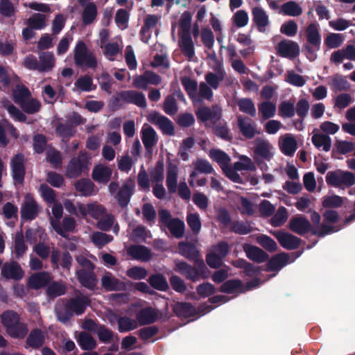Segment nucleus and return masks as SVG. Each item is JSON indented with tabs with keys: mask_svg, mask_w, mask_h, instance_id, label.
Here are the masks:
<instances>
[{
	"mask_svg": "<svg viewBox=\"0 0 355 355\" xmlns=\"http://www.w3.org/2000/svg\"><path fill=\"white\" fill-rule=\"evenodd\" d=\"M282 11L288 16L297 17L302 13V8L295 1H288L282 6Z\"/></svg>",
	"mask_w": 355,
	"mask_h": 355,
	"instance_id": "680f3d73",
	"label": "nucleus"
},
{
	"mask_svg": "<svg viewBox=\"0 0 355 355\" xmlns=\"http://www.w3.org/2000/svg\"><path fill=\"white\" fill-rule=\"evenodd\" d=\"M141 133V139L146 150L150 155H152L153 151V147L155 141V132L152 127L148 124H144Z\"/></svg>",
	"mask_w": 355,
	"mask_h": 355,
	"instance_id": "393cba45",
	"label": "nucleus"
},
{
	"mask_svg": "<svg viewBox=\"0 0 355 355\" xmlns=\"http://www.w3.org/2000/svg\"><path fill=\"white\" fill-rule=\"evenodd\" d=\"M17 80V77L10 69L0 65V89L1 90H6L11 83Z\"/></svg>",
	"mask_w": 355,
	"mask_h": 355,
	"instance_id": "72a5a7b5",
	"label": "nucleus"
},
{
	"mask_svg": "<svg viewBox=\"0 0 355 355\" xmlns=\"http://www.w3.org/2000/svg\"><path fill=\"white\" fill-rule=\"evenodd\" d=\"M95 89L96 85L89 75L80 76L74 83V92H91Z\"/></svg>",
	"mask_w": 355,
	"mask_h": 355,
	"instance_id": "f704fd0d",
	"label": "nucleus"
},
{
	"mask_svg": "<svg viewBox=\"0 0 355 355\" xmlns=\"http://www.w3.org/2000/svg\"><path fill=\"white\" fill-rule=\"evenodd\" d=\"M11 168L13 179L21 183L24 178L25 168H24V156L22 154H17L11 159Z\"/></svg>",
	"mask_w": 355,
	"mask_h": 355,
	"instance_id": "f8f14e48",
	"label": "nucleus"
},
{
	"mask_svg": "<svg viewBox=\"0 0 355 355\" xmlns=\"http://www.w3.org/2000/svg\"><path fill=\"white\" fill-rule=\"evenodd\" d=\"M46 16L42 14H34L27 20V25L36 30H40L46 25Z\"/></svg>",
	"mask_w": 355,
	"mask_h": 355,
	"instance_id": "0e129e2a",
	"label": "nucleus"
},
{
	"mask_svg": "<svg viewBox=\"0 0 355 355\" xmlns=\"http://www.w3.org/2000/svg\"><path fill=\"white\" fill-rule=\"evenodd\" d=\"M224 78L225 72L223 70L218 71V74L208 72L205 76L207 84L214 89H217L219 87L220 83Z\"/></svg>",
	"mask_w": 355,
	"mask_h": 355,
	"instance_id": "6e6d98bb",
	"label": "nucleus"
},
{
	"mask_svg": "<svg viewBox=\"0 0 355 355\" xmlns=\"http://www.w3.org/2000/svg\"><path fill=\"white\" fill-rule=\"evenodd\" d=\"M155 83V76L153 72L146 71L143 75L136 76L133 78V86L146 89L148 85Z\"/></svg>",
	"mask_w": 355,
	"mask_h": 355,
	"instance_id": "2f4dec72",
	"label": "nucleus"
},
{
	"mask_svg": "<svg viewBox=\"0 0 355 355\" xmlns=\"http://www.w3.org/2000/svg\"><path fill=\"white\" fill-rule=\"evenodd\" d=\"M128 254L133 259L141 261H148L151 257L150 251L143 245H132L128 249Z\"/></svg>",
	"mask_w": 355,
	"mask_h": 355,
	"instance_id": "7c9ffc66",
	"label": "nucleus"
},
{
	"mask_svg": "<svg viewBox=\"0 0 355 355\" xmlns=\"http://www.w3.org/2000/svg\"><path fill=\"white\" fill-rule=\"evenodd\" d=\"M55 64V59L51 52H42L39 55V71H51Z\"/></svg>",
	"mask_w": 355,
	"mask_h": 355,
	"instance_id": "c85d7f7f",
	"label": "nucleus"
},
{
	"mask_svg": "<svg viewBox=\"0 0 355 355\" xmlns=\"http://www.w3.org/2000/svg\"><path fill=\"white\" fill-rule=\"evenodd\" d=\"M175 271L180 273L187 279L193 282L198 281V278L197 277V266L193 267L183 261H175Z\"/></svg>",
	"mask_w": 355,
	"mask_h": 355,
	"instance_id": "f3484780",
	"label": "nucleus"
},
{
	"mask_svg": "<svg viewBox=\"0 0 355 355\" xmlns=\"http://www.w3.org/2000/svg\"><path fill=\"white\" fill-rule=\"evenodd\" d=\"M253 21L256 24L259 31L263 32L268 26V17L263 8L255 7L252 9Z\"/></svg>",
	"mask_w": 355,
	"mask_h": 355,
	"instance_id": "c9c22d12",
	"label": "nucleus"
},
{
	"mask_svg": "<svg viewBox=\"0 0 355 355\" xmlns=\"http://www.w3.org/2000/svg\"><path fill=\"white\" fill-rule=\"evenodd\" d=\"M257 243L266 249L267 251L272 252H275L277 249V245L276 242L271 239L270 236L261 234L257 238Z\"/></svg>",
	"mask_w": 355,
	"mask_h": 355,
	"instance_id": "69168bd1",
	"label": "nucleus"
},
{
	"mask_svg": "<svg viewBox=\"0 0 355 355\" xmlns=\"http://www.w3.org/2000/svg\"><path fill=\"white\" fill-rule=\"evenodd\" d=\"M51 280V277L46 272L35 273L29 277L28 285L31 288L38 289L45 286Z\"/></svg>",
	"mask_w": 355,
	"mask_h": 355,
	"instance_id": "a878e982",
	"label": "nucleus"
},
{
	"mask_svg": "<svg viewBox=\"0 0 355 355\" xmlns=\"http://www.w3.org/2000/svg\"><path fill=\"white\" fill-rule=\"evenodd\" d=\"M318 26L315 23H311L306 28V37L308 43L320 49L321 44V35L319 33Z\"/></svg>",
	"mask_w": 355,
	"mask_h": 355,
	"instance_id": "cd10ccee",
	"label": "nucleus"
},
{
	"mask_svg": "<svg viewBox=\"0 0 355 355\" xmlns=\"http://www.w3.org/2000/svg\"><path fill=\"white\" fill-rule=\"evenodd\" d=\"M89 161L85 153H80L78 157L72 158L67 166L66 175L75 178L88 171Z\"/></svg>",
	"mask_w": 355,
	"mask_h": 355,
	"instance_id": "20e7f679",
	"label": "nucleus"
},
{
	"mask_svg": "<svg viewBox=\"0 0 355 355\" xmlns=\"http://www.w3.org/2000/svg\"><path fill=\"white\" fill-rule=\"evenodd\" d=\"M12 96L15 102L20 105L30 97L31 93L25 86L17 85L12 90Z\"/></svg>",
	"mask_w": 355,
	"mask_h": 355,
	"instance_id": "3c124183",
	"label": "nucleus"
},
{
	"mask_svg": "<svg viewBox=\"0 0 355 355\" xmlns=\"http://www.w3.org/2000/svg\"><path fill=\"white\" fill-rule=\"evenodd\" d=\"M82 6V22L85 26H88L94 22L98 15L96 4L89 0H78Z\"/></svg>",
	"mask_w": 355,
	"mask_h": 355,
	"instance_id": "9d476101",
	"label": "nucleus"
},
{
	"mask_svg": "<svg viewBox=\"0 0 355 355\" xmlns=\"http://www.w3.org/2000/svg\"><path fill=\"white\" fill-rule=\"evenodd\" d=\"M272 146L266 139L257 137L254 140V147L253 149L254 160L258 166L262 169L261 165H264V161H270L272 157L273 153L271 152Z\"/></svg>",
	"mask_w": 355,
	"mask_h": 355,
	"instance_id": "7ed1b4c3",
	"label": "nucleus"
},
{
	"mask_svg": "<svg viewBox=\"0 0 355 355\" xmlns=\"http://www.w3.org/2000/svg\"><path fill=\"white\" fill-rule=\"evenodd\" d=\"M173 311L179 318H188L196 314L195 307L189 302H178L173 307Z\"/></svg>",
	"mask_w": 355,
	"mask_h": 355,
	"instance_id": "473e14b6",
	"label": "nucleus"
},
{
	"mask_svg": "<svg viewBox=\"0 0 355 355\" xmlns=\"http://www.w3.org/2000/svg\"><path fill=\"white\" fill-rule=\"evenodd\" d=\"M103 286L107 291L121 290L124 285L111 273H106L101 279Z\"/></svg>",
	"mask_w": 355,
	"mask_h": 355,
	"instance_id": "ea45409f",
	"label": "nucleus"
},
{
	"mask_svg": "<svg viewBox=\"0 0 355 355\" xmlns=\"http://www.w3.org/2000/svg\"><path fill=\"white\" fill-rule=\"evenodd\" d=\"M1 322L6 328L7 332L8 329L12 328V326L15 324L19 320V315L13 311H6L1 315Z\"/></svg>",
	"mask_w": 355,
	"mask_h": 355,
	"instance_id": "de8ad7c7",
	"label": "nucleus"
},
{
	"mask_svg": "<svg viewBox=\"0 0 355 355\" xmlns=\"http://www.w3.org/2000/svg\"><path fill=\"white\" fill-rule=\"evenodd\" d=\"M237 123L240 132L247 139H252L256 134L259 133L256 130V125L248 117L238 116Z\"/></svg>",
	"mask_w": 355,
	"mask_h": 355,
	"instance_id": "ddd939ff",
	"label": "nucleus"
},
{
	"mask_svg": "<svg viewBox=\"0 0 355 355\" xmlns=\"http://www.w3.org/2000/svg\"><path fill=\"white\" fill-rule=\"evenodd\" d=\"M120 98L123 101L135 104L139 107H144L146 106V98L143 94L133 90L123 91L119 94Z\"/></svg>",
	"mask_w": 355,
	"mask_h": 355,
	"instance_id": "412c9836",
	"label": "nucleus"
},
{
	"mask_svg": "<svg viewBox=\"0 0 355 355\" xmlns=\"http://www.w3.org/2000/svg\"><path fill=\"white\" fill-rule=\"evenodd\" d=\"M89 299L84 295H79L76 298L70 300L68 303V309L79 315L84 312L87 306L89 304Z\"/></svg>",
	"mask_w": 355,
	"mask_h": 355,
	"instance_id": "c756f323",
	"label": "nucleus"
},
{
	"mask_svg": "<svg viewBox=\"0 0 355 355\" xmlns=\"http://www.w3.org/2000/svg\"><path fill=\"white\" fill-rule=\"evenodd\" d=\"M187 222L193 234H198L202 227L200 216L197 213L187 214Z\"/></svg>",
	"mask_w": 355,
	"mask_h": 355,
	"instance_id": "338daca9",
	"label": "nucleus"
},
{
	"mask_svg": "<svg viewBox=\"0 0 355 355\" xmlns=\"http://www.w3.org/2000/svg\"><path fill=\"white\" fill-rule=\"evenodd\" d=\"M237 105L241 112L248 114L252 117H254L256 116V107L254 102L251 98H240L237 101Z\"/></svg>",
	"mask_w": 355,
	"mask_h": 355,
	"instance_id": "a18cd8bd",
	"label": "nucleus"
},
{
	"mask_svg": "<svg viewBox=\"0 0 355 355\" xmlns=\"http://www.w3.org/2000/svg\"><path fill=\"white\" fill-rule=\"evenodd\" d=\"M289 261L288 254L281 252L272 256L266 264V271H277L285 266Z\"/></svg>",
	"mask_w": 355,
	"mask_h": 355,
	"instance_id": "6ab92c4d",
	"label": "nucleus"
},
{
	"mask_svg": "<svg viewBox=\"0 0 355 355\" xmlns=\"http://www.w3.org/2000/svg\"><path fill=\"white\" fill-rule=\"evenodd\" d=\"M28 329L26 325L20 322V320L13 326L10 329L6 332L10 336L14 338L21 339L24 338L27 333Z\"/></svg>",
	"mask_w": 355,
	"mask_h": 355,
	"instance_id": "864d4df0",
	"label": "nucleus"
},
{
	"mask_svg": "<svg viewBox=\"0 0 355 355\" xmlns=\"http://www.w3.org/2000/svg\"><path fill=\"white\" fill-rule=\"evenodd\" d=\"M179 35L180 47L182 53L189 59H191L195 55V49L191 33H179Z\"/></svg>",
	"mask_w": 355,
	"mask_h": 355,
	"instance_id": "4be33fe9",
	"label": "nucleus"
},
{
	"mask_svg": "<svg viewBox=\"0 0 355 355\" xmlns=\"http://www.w3.org/2000/svg\"><path fill=\"white\" fill-rule=\"evenodd\" d=\"M272 234L282 247L289 250L298 248L302 241V239L296 236L282 230L274 232Z\"/></svg>",
	"mask_w": 355,
	"mask_h": 355,
	"instance_id": "1a4fd4ad",
	"label": "nucleus"
},
{
	"mask_svg": "<svg viewBox=\"0 0 355 355\" xmlns=\"http://www.w3.org/2000/svg\"><path fill=\"white\" fill-rule=\"evenodd\" d=\"M44 341V336L42 331L35 329L31 332L28 338L27 343L33 348H38L42 345Z\"/></svg>",
	"mask_w": 355,
	"mask_h": 355,
	"instance_id": "13d9d810",
	"label": "nucleus"
},
{
	"mask_svg": "<svg viewBox=\"0 0 355 355\" xmlns=\"http://www.w3.org/2000/svg\"><path fill=\"white\" fill-rule=\"evenodd\" d=\"M178 170L175 166H170L166 172V184L170 193H174L177 190Z\"/></svg>",
	"mask_w": 355,
	"mask_h": 355,
	"instance_id": "79ce46f5",
	"label": "nucleus"
},
{
	"mask_svg": "<svg viewBox=\"0 0 355 355\" xmlns=\"http://www.w3.org/2000/svg\"><path fill=\"white\" fill-rule=\"evenodd\" d=\"M3 106L7 110L10 116L18 121H25L26 119V116L21 111H20L17 107L14 106L10 102L8 101H2Z\"/></svg>",
	"mask_w": 355,
	"mask_h": 355,
	"instance_id": "052dcab7",
	"label": "nucleus"
},
{
	"mask_svg": "<svg viewBox=\"0 0 355 355\" xmlns=\"http://www.w3.org/2000/svg\"><path fill=\"white\" fill-rule=\"evenodd\" d=\"M112 174V170L110 167L99 164L92 171V178L99 183L106 184L110 181Z\"/></svg>",
	"mask_w": 355,
	"mask_h": 355,
	"instance_id": "a211bd4d",
	"label": "nucleus"
},
{
	"mask_svg": "<svg viewBox=\"0 0 355 355\" xmlns=\"http://www.w3.org/2000/svg\"><path fill=\"white\" fill-rule=\"evenodd\" d=\"M196 115L200 122L205 123L209 121L212 124H216L221 118V111L217 107L210 108L203 106L198 109Z\"/></svg>",
	"mask_w": 355,
	"mask_h": 355,
	"instance_id": "9b49d317",
	"label": "nucleus"
},
{
	"mask_svg": "<svg viewBox=\"0 0 355 355\" xmlns=\"http://www.w3.org/2000/svg\"><path fill=\"white\" fill-rule=\"evenodd\" d=\"M105 57L110 61L116 60L118 54H121L123 49V42L121 37L116 38L114 41L105 44L102 48Z\"/></svg>",
	"mask_w": 355,
	"mask_h": 355,
	"instance_id": "dca6fc26",
	"label": "nucleus"
},
{
	"mask_svg": "<svg viewBox=\"0 0 355 355\" xmlns=\"http://www.w3.org/2000/svg\"><path fill=\"white\" fill-rule=\"evenodd\" d=\"M326 182L328 185L336 188H349L355 184V174L340 169L329 171L326 175Z\"/></svg>",
	"mask_w": 355,
	"mask_h": 355,
	"instance_id": "f03ea898",
	"label": "nucleus"
},
{
	"mask_svg": "<svg viewBox=\"0 0 355 355\" xmlns=\"http://www.w3.org/2000/svg\"><path fill=\"white\" fill-rule=\"evenodd\" d=\"M209 157L215 161L222 169L229 165L231 162L230 157L223 150L220 149H211L209 151Z\"/></svg>",
	"mask_w": 355,
	"mask_h": 355,
	"instance_id": "a19ab883",
	"label": "nucleus"
},
{
	"mask_svg": "<svg viewBox=\"0 0 355 355\" xmlns=\"http://www.w3.org/2000/svg\"><path fill=\"white\" fill-rule=\"evenodd\" d=\"M214 133L215 135L223 140L230 141L232 139V137L230 135V129L226 123H216L213 124Z\"/></svg>",
	"mask_w": 355,
	"mask_h": 355,
	"instance_id": "4d7b16f0",
	"label": "nucleus"
},
{
	"mask_svg": "<svg viewBox=\"0 0 355 355\" xmlns=\"http://www.w3.org/2000/svg\"><path fill=\"white\" fill-rule=\"evenodd\" d=\"M41 211V208L30 194H26L21 207V216L24 220H32L35 219Z\"/></svg>",
	"mask_w": 355,
	"mask_h": 355,
	"instance_id": "39448f33",
	"label": "nucleus"
},
{
	"mask_svg": "<svg viewBox=\"0 0 355 355\" xmlns=\"http://www.w3.org/2000/svg\"><path fill=\"white\" fill-rule=\"evenodd\" d=\"M52 207V214L53 218H51V225L53 230L60 236H65L64 231L62 230L59 220L62 218L63 214V208L60 203L54 202Z\"/></svg>",
	"mask_w": 355,
	"mask_h": 355,
	"instance_id": "5701e85b",
	"label": "nucleus"
},
{
	"mask_svg": "<svg viewBox=\"0 0 355 355\" xmlns=\"http://www.w3.org/2000/svg\"><path fill=\"white\" fill-rule=\"evenodd\" d=\"M80 283L85 287L93 289L96 285V279L93 270L78 269L76 272Z\"/></svg>",
	"mask_w": 355,
	"mask_h": 355,
	"instance_id": "b1692460",
	"label": "nucleus"
},
{
	"mask_svg": "<svg viewBox=\"0 0 355 355\" xmlns=\"http://www.w3.org/2000/svg\"><path fill=\"white\" fill-rule=\"evenodd\" d=\"M21 108L28 114H35L40 111L41 108L40 102L34 98L30 99L28 98L21 105H19Z\"/></svg>",
	"mask_w": 355,
	"mask_h": 355,
	"instance_id": "774afa93",
	"label": "nucleus"
},
{
	"mask_svg": "<svg viewBox=\"0 0 355 355\" xmlns=\"http://www.w3.org/2000/svg\"><path fill=\"white\" fill-rule=\"evenodd\" d=\"M46 160L53 168H59L62 164L60 153L51 146L46 148Z\"/></svg>",
	"mask_w": 355,
	"mask_h": 355,
	"instance_id": "5fc2aeb1",
	"label": "nucleus"
},
{
	"mask_svg": "<svg viewBox=\"0 0 355 355\" xmlns=\"http://www.w3.org/2000/svg\"><path fill=\"white\" fill-rule=\"evenodd\" d=\"M155 313L153 309L146 307L142 309L137 314V322L138 325H145L153 323L155 320Z\"/></svg>",
	"mask_w": 355,
	"mask_h": 355,
	"instance_id": "37998d69",
	"label": "nucleus"
},
{
	"mask_svg": "<svg viewBox=\"0 0 355 355\" xmlns=\"http://www.w3.org/2000/svg\"><path fill=\"white\" fill-rule=\"evenodd\" d=\"M74 62L79 67L95 69L98 60L94 53L89 51L83 41H78L74 49Z\"/></svg>",
	"mask_w": 355,
	"mask_h": 355,
	"instance_id": "f257e3e1",
	"label": "nucleus"
},
{
	"mask_svg": "<svg viewBox=\"0 0 355 355\" xmlns=\"http://www.w3.org/2000/svg\"><path fill=\"white\" fill-rule=\"evenodd\" d=\"M135 188L134 180L131 178L127 179L122 184L119 191L115 195L119 205L121 207H126L130 202L131 196L133 194Z\"/></svg>",
	"mask_w": 355,
	"mask_h": 355,
	"instance_id": "6e6552de",
	"label": "nucleus"
},
{
	"mask_svg": "<svg viewBox=\"0 0 355 355\" xmlns=\"http://www.w3.org/2000/svg\"><path fill=\"white\" fill-rule=\"evenodd\" d=\"M312 143L318 149L322 147L325 152L329 151L331 146V140L329 136L324 134H315L312 138Z\"/></svg>",
	"mask_w": 355,
	"mask_h": 355,
	"instance_id": "49530a36",
	"label": "nucleus"
},
{
	"mask_svg": "<svg viewBox=\"0 0 355 355\" xmlns=\"http://www.w3.org/2000/svg\"><path fill=\"white\" fill-rule=\"evenodd\" d=\"M157 126L164 135L172 136L175 133V128L173 122L166 116H162L157 112Z\"/></svg>",
	"mask_w": 355,
	"mask_h": 355,
	"instance_id": "58836bf2",
	"label": "nucleus"
},
{
	"mask_svg": "<svg viewBox=\"0 0 355 355\" xmlns=\"http://www.w3.org/2000/svg\"><path fill=\"white\" fill-rule=\"evenodd\" d=\"M259 113L262 120H266L273 117L276 112V106L268 101H263L258 105Z\"/></svg>",
	"mask_w": 355,
	"mask_h": 355,
	"instance_id": "c03bdc74",
	"label": "nucleus"
},
{
	"mask_svg": "<svg viewBox=\"0 0 355 355\" xmlns=\"http://www.w3.org/2000/svg\"><path fill=\"white\" fill-rule=\"evenodd\" d=\"M297 141L292 137H286L281 146L282 152L287 156H293L297 149Z\"/></svg>",
	"mask_w": 355,
	"mask_h": 355,
	"instance_id": "e2e57ef3",
	"label": "nucleus"
},
{
	"mask_svg": "<svg viewBox=\"0 0 355 355\" xmlns=\"http://www.w3.org/2000/svg\"><path fill=\"white\" fill-rule=\"evenodd\" d=\"M118 330L120 332H127L137 328L138 324L136 320L128 316L119 318Z\"/></svg>",
	"mask_w": 355,
	"mask_h": 355,
	"instance_id": "09e8293b",
	"label": "nucleus"
},
{
	"mask_svg": "<svg viewBox=\"0 0 355 355\" xmlns=\"http://www.w3.org/2000/svg\"><path fill=\"white\" fill-rule=\"evenodd\" d=\"M78 345L84 350H91L96 347V340L91 335L85 332H81L78 339Z\"/></svg>",
	"mask_w": 355,
	"mask_h": 355,
	"instance_id": "bf43d9fd",
	"label": "nucleus"
},
{
	"mask_svg": "<svg viewBox=\"0 0 355 355\" xmlns=\"http://www.w3.org/2000/svg\"><path fill=\"white\" fill-rule=\"evenodd\" d=\"M219 291L221 293L227 294H233L235 292H238L239 293H245L244 284L239 279H229L223 282L220 286Z\"/></svg>",
	"mask_w": 355,
	"mask_h": 355,
	"instance_id": "bb28decb",
	"label": "nucleus"
},
{
	"mask_svg": "<svg viewBox=\"0 0 355 355\" xmlns=\"http://www.w3.org/2000/svg\"><path fill=\"white\" fill-rule=\"evenodd\" d=\"M1 275L6 279L19 280L24 277V271L18 263L8 262L2 266Z\"/></svg>",
	"mask_w": 355,
	"mask_h": 355,
	"instance_id": "4468645a",
	"label": "nucleus"
},
{
	"mask_svg": "<svg viewBox=\"0 0 355 355\" xmlns=\"http://www.w3.org/2000/svg\"><path fill=\"white\" fill-rule=\"evenodd\" d=\"M230 231L239 235H245L252 232L253 228L248 221L235 220L230 225Z\"/></svg>",
	"mask_w": 355,
	"mask_h": 355,
	"instance_id": "8fccbe9b",
	"label": "nucleus"
},
{
	"mask_svg": "<svg viewBox=\"0 0 355 355\" xmlns=\"http://www.w3.org/2000/svg\"><path fill=\"white\" fill-rule=\"evenodd\" d=\"M75 187L76 190L85 196H91L95 193L94 184L89 180L82 179L76 182Z\"/></svg>",
	"mask_w": 355,
	"mask_h": 355,
	"instance_id": "603ef678",
	"label": "nucleus"
},
{
	"mask_svg": "<svg viewBox=\"0 0 355 355\" xmlns=\"http://www.w3.org/2000/svg\"><path fill=\"white\" fill-rule=\"evenodd\" d=\"M166 227L176 239H181L184 234L185 225L184 221L179 218H173V220L168 223Z\"/></svg>",
	"mask_w": 355,
	"mask_h": 355,
	"instance_id": "4c0bfd02",
	"label": "nucleus"
},
{
	"mask_svg": "<svg viewBox=\"0 0 355 355\" xmlns=\"http://www.w3.org/2000/svg\"><path fill=\"white\" fill-rule=\"evenodd\" d=\"M277 54L282 58H286L290 60L297 57L300 53L298 44L289 40H281L277 47Z\"/></svg>",
	"mask_w": 355,
	"mask_h": 355,
	"instance_id": "423d86ee",
	"label": "nucleus"
},
{
	"mask_svg": "<svg viewBox=\"0 0 355 355\" xmlns=\"http://www.w3.org/2000/svg\"><path fill=\"white\" fill-rule=\"evenodd\" d=\"M114 217L111 215L105 214L99 218L97 223V227L103 231H107L113 227V232L117 234L119 231V226L117 223H114Z\"/></svg>",
	"mask_w": 355,
	"mask_h": 355,
	"instance_id": "e433bc0d",
	"label": "nucleus"
},
{
	"mask_svg": "<svg viewBox=\"0 0 355 355\" xmlns=\"http://www.w3.org/2000/svg\"><path fill=\"white\" fill-rule=\"evenodd\" d=\"M288 228L300 236L309 232L312 234L313 227L309 220L304 216H297L291 218L289 220Z\"/></svg>",
	"mask_w": 355,
	"mask_h": 355,
	"instance_id": "0eeeda50",
	"label": "nucleus"
},
{
	"mask_svg": "<svg viewBox=\"0 0 355 355\" xmlns=\"http://www.w3.org/2000/svg\"><path fill=\"white\" fill-rule=\"evenodd\" d=\"M243 250L248 259L257 263L265 262L269 257L265 251L254 245L245 244Z\"/></svg>",
	"mask_w": 355,
	"mask_h": 355,
	"instance_id": "aec40b11",
	"label": "nucleus"
},
{
	"mask_svg": "<svg viewBox=\"0 0 355 355\" xmlns=\"http://www.w3.org/2000/svg\"><path fill=\"white\" fill-rule=\"evenodd\" d=\"M178 252L182 257L189 261H193L195 263L200 261V252L196 245L190 242L180 241L178 243Z\"/></svg>",
	"mask_w": 355,
	"mask_h": 355,
	"instance_id": "2eb2a0df",
	"label": "nucleus"
}]
</instances>
